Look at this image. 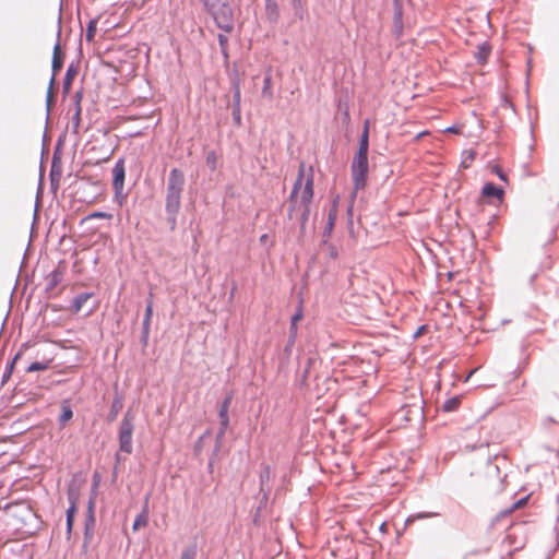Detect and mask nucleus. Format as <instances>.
I'll use <instances>...</instances> for the list:
<instances>
[{"label":"nucleus","mask_w":559,"mask_h":559,"mask_svg":"<svg viewBox=\"0 0 559 559\" xmlns=\"http://www.w3.org/2000/svg\"><path fill=\"white\" fill-rule=\"evenodd\" d=\"M111 174H112V188L114 187H124L126 165H124L123 158H119L115 163Z\"/></svg>","instance_id":"obj_13"},{"label":"nucleus","mask_w":559,"mask_h":559,"mask_svg":"<svg viewBox=\"0 0 559 559\" xmlns=\"http://www.w3.org/2000/svg\"><path fill=\"white\" fill-rule=\"evenodd\" d=\"M297 333H298V330H290L289 329V333H288V337H287V341H286V344L283 348V352L281 354V360L282 361H288L290 356H292V353H293V348L295 346V343H296V338H297Z\"/></svg>","instance_id":"obj_19"},{"label":"nucleus","mask_w":559,"mask_h":559,"mask_svg":"<svg viewBox=\"0 0 559 559\" xmlns=\"http://www.w3.org/2000/svg\"><path fill=\"white\" fill-rule=\"evenodd\" d=\"M491 52V46L489 43L484 41L483 44L477 46V52L475 53V59L479 64H485L489 58Z\"/></svg>","instance_id":"obj_27"},{"label":"nucleus","mask_w":559,"mask_h":559,"mask_svg":"<svg viewBox=\"0 0 559 559\" xmlns=\"http://www.w3.org/2000/svg\"><path fill=\"white\" fill-rule=\"evenodd\" d=\"M262 95L266 97L267 99H273V91H272V76L271 73L267 72L264 75L263 79V86H262Z\"/></svg>","instance_id":"obj_32"},{"label":"nucleus","mask_w":559,"mask_h":559,"mask_svg":"<svg viewBox=\"0 0 559 559\" xmlns=\"http://www.w3.org/2000/svg\"><path fill=\"white\" fill-rule=\"evenodd\" d=\"M393 35L399 40L401 39L404 31L403 23V5L401 0H393Z\"/></svg>","instance_id":"obj_9"},{"label":"nucleus","mask_w":559,"mask_h":559,"mask_svg":"<svg viewBox=\"0 0 559 559\" xmlns=\"http://www.w3.org/2000/svg\"><path fill=\"white\" fill-rule=\"evenodd\" d=\"M62 67H63V52L61 51L59 40H57V43L53 46V51H52L51 78H53L56 80V76H57L58 72L62 69Z\"/></svg>","instance_id":"obj_15"},{"label":"nucleus","mask_w":559,"mask_h":559,"mask_svg":"<svg viewBox=\"0 0 559 559\" xmlns=\"http://www.w3.org/2000/svg\"><path fill=\"white\" fill-rule=\"evenodd\" d=\"M63 280V271L60 267H56L47 275L46 290H52Z\"/></svg>","instance_id":"obj_22"},{"label":"nucleus","mask_w":559,"mask_h":559,"mask_svg":"<svg viewBox=\"0 0 559 559\" xmlns=\"http://www.w3.org/2000/svg\"><path fill=\"white\" fill-rule=\"evenodd\" d=\"M50 362L51 360L34 361L26 368V372L47 370L50 367Z\"/></svg>","instance_id":"obj_35"},{"label":"nucleus","mask_w":559,"mask_h":559,"mask_svg":"<svg viewBox=\"0 0 559 559\" xmlns=\"http://www.w3.org/2000/svg\"><path fill=\"white\" fill-rule=\"evenodd\" d=\"M214 463H215V460H213V457H210L209 463H207V471H209L210 473H212V472H213Z\"/></svg>","instance_id":"obj_63"},{"label":"nucleus","mask_w":559,"mask_h":559,"mask_svg":"<svg viewBox=\"0 0 559 559\" xmlns=\"http://www.w3.org/2000/svg\"><path fill=\"white\" fill-rule=\"evenodd\" d=\"M217 40H218L221 50H224V48L228 47V37L225 34H223V33L217 34Z\"/></svg>","instance_id":"obj_49"},{"label":"nucleus","mask_w":559,"mask_h":559,"mask_svg":"<svg viewBox=\"0 0 559 559\" xmlns=\"http://www.w3.org/2000/svg\"><path fill=\"white\" fill-rule=\"evenodd\" d=\"M124 397L121 393L118 392V390H115L114 399L110 405V411L108 413V420L114 421L117 419V416L119 412L123 407Z\"/></svg>","instance_id":"obj_17"},{"label":"nucleus","mask_w":559,"mask_h":559,"mask_svg":"<svg viewBox=\"0 0 559 559\" xmlns=\"http://www.w3.org/2000/svg\"><path fill=\"white\" fill-rule=\"evenodd\" d=\"M14 370V366L12 364H7L5 369L1 376V385L5 384Z\"/></svg>","instance_id":"obj_45"},{"label":"nucleus","mask_w":559,"mask_h":559,"mask_svg":"<svg viewBox=\"0 0 559 559\" xmlns=\"http://www.w3.org/2000/svg\"><path fill=\"white\" fill-rule=\"evenodd\" d=\"M94 508H95V497H94V496H92V497L88 499V502H87V510H86V514L95 515V513H94Z\"/></svg>","instance_id":"obj_55"},{"label":"nucleus","mask_w":559,"mask_h":559,"mask_svg":"<svg viewBox=\"0 0 559 559\" xmlns=\"http://www.w3.org/2000/svg\"><path fill=\"white\" fill-rule=\"evenodd\" d=\"M205 163H206V166L212 171H215L217 169V155H216L215 151H210L206 153Z\"/></svg>","instance_id":"obj_39"},{"label":"nucleus","mask_w":559,"mask_h":559,"mask_svg":"<svg viewBox=\"0 0 559 559\" xmlns=\"http://www.w3.org/2000/svg\"><path fill=\"white\" fill-rule=\"evenodd\" d=\"M368 151H369V135L360 134L357 152L368 153Z\"/></svg>","instance_id":"obj_43"},{"label":"nucleus","mask_w":559,"mask_h":559,"mask_svg":"<svg viewBox=\"0 0 559 559\" xmlns=\"http://www.w3.org/2000/svg\"><path fill=\"white\" fill-rule=\"evenodd\" d=\"M368 171V153L356 152L350 165L355 191L361 190L367 186Z\"/></svg>","instance_id":"obj_2"},{"label":"nucleus","mask_w":559,"mask_h":559,"mask_svg":"<svg viewBox=\"0 0 559 559\" xmlns=\"http://www.w3.org/2000/svg\"><path fill=\"white\" fill-rule=\"evenodd\" d=\"M81 111H82L81 107L75 108V112H74V115L72 117V129H73V132H76L79 127H80Z\"/></svg>","instance_id":"obj_46"},{"label":"nucleus","mask_w":559,"mask_h":559,"mask_svg":"<svg viewBox=\"0 0 559 559\" xmlns=\"http://www.w3.org/2000/svg\"><path fill=\"white\" fill-rule=\"evenodd\" d=\"M296 207H297V205L288 204V211H287L288 219H293L294 212L296 211Z\"/></svg>","instance_id":"obj_60"},{"label":"nucleus","mask_w":559,"mask_h":559,"mask_svg":"<svg viewBox=\"0 0 559 559\" xmlns=\"http://www.w3.org/2000/svg\"><path fill=\"white\" fill-rule=\"evenodd\" d=\"M224 437H225V433H222L219 436V432L218 431L216 432L215 444H214L213 451H212L211 456H210V457H213V460H216L217 456H218V453H219V451L222 449V445H223Z\"/></svg>","instance_id":"obj_37"},{"label":"nucleus","mask_w":559,"mask_h":559,"mask_svg":"<svg viewBox=\"0 0 559 559\" xmlns=\"http://www.w3.org/2000/svg\"><path fill=\"white\" fill-rule=\"evenodd\" d=\"M314 179H313V169L309 168V174L307 175L306 181L304 183V189L300 195L299 203L300 204H311L313 194H314Z\"/></svg>","instance_id":"obj_11"},{"label":"nucleus","mask_w":559,"mask_h":559,"mask_svg":"<svg viewBox=\"0 0 559 559\" xmlns=\"http://www.w3.org/2000/svg\"><path fill=\"white\" fill-rule=\"evenodd\" d=\"M221 53H222V56H223V58H224V61H226V62H227V61H228V59H229L228 47H227V48H224V50H221Z\"/></svg>","instance_id":"obj_64"},{"label":"nucleus","mask_w":559,"mask_h":559,"mask_svg":"<svg viewBox=\"0 0 559 559\" xmlns=\"http://www.w3.org/2000/svg\"><path fill=\"white\" fill-rule=\"evenodd\" d=\"M461 404V396L455 395L444 401L442 411L447 413L455 412Z\"/></svg>","instance_id":"obj_31"},{"label":"nucleus","mask_w":559,"mask_h":559,"mask_svg":"<svg viewBox=\"0 0 559 559\" xmlns=\"http://www.w3.org/2000/svg\"><path fill=\"white\" fill-rule=\"evenodd\" d=\"M28 515L31 518V521L29 523H26L27 533L34 535L43 528L44 522L41 518L32 510L28 511Z\"/></svg>","instance_id":"obj_25"},{"label":"nucleus","mask_w":559,"mask_h":559,"mask_svg":"<svg viewBox=\"0 0 559 559\" xmlns=\"http://www.w3.org/2000/svg\"><path fill=\"white\" fill-rule=\"evenodd\" d=\"M133 417L130 412H127L121 420L119 428V449L121 452L131 454L133 451L132 435H133Z\"/></svg>","instance_id":"obj_5"},{"label":"nucleus","mask_w":559,"mask_h":559,"mask_svg":"<svg viewBox=\"0 0 559 559\" xmlns=\"http://www.w3.org/2000/svg\"><path fill=\"white\" fill-rule=\"evenodd\" d=\"M61 140L58 141L52 158H51V165H50V171H49V179H50V186L53 190H57L59 187V182L62 176V166H61Z\"/></svg>","instance_id":"obj_6"},{"label":"nucleus","mask_w":559,"mask_h":559,"mask_svg":"<svg viewBox=\"0 0 559 559\" xmlns=\"http://www.w3.org/2000/svg\"><path fill=\"white\" fill-rule=\"evenodd\" d=\"M94 296L92 292H84L76 295L71 302V311L78 313L81 311L83 305Z\"/></svg>","instance_id":"obj_24"},{"label":"nucleus","mask_w":559,"mask_h":559,"mask_svg":"<svg viewBox=\"0 0 559 559\" xmlns=\"http://www.w3.org/2000/svg\"><path fill=\"white\" fill-rule=\"evenodd\" d=\"M124 187H114V201L119 205L122 206L126 202L127 194L123 193Z\"/></svg>","instance_id":"obj_38"},{"label":"nucleus","mask_w":559,"mask_h":559,"mask_svg":"<svg viewBox=\"0 0 559 559\" xmlns=\"http://www.w3.org/2000/svg\"><path fill=\"white\" fill-rule=\"evenodd\" d=\"M556 235H557V228L552 227L549 233V241H554L556 239Z\"/></svg>","instance_id":"obj_62"},{"label":"nucleus","mask_w":559,"mask_h":559,"mask_svg":"<svg viewBox=\"0 0 559 559\" xmlns=\"http://www.w3.org/2000/svg\"><path fill=\"white\" fill-rule=\"evenodd\" d=\"M148 523V516L144 514H138L133 521L132 530L136 532L141 526H145Z\"/></svg>","instance_id":"obj_42"},{"label":"nucleus","mask_w":559,"mask_h":559,"mask_svg":"<svg viewBox=\"0 0 559 559\" xmlns=\"http://www.w3.org/2000/svg\"><path fill=\"white\" fill-rule=\"evenodd\" d=\"M481 194L486 198H492L501 200L504 195V190L501 187H498L493 182H486L483 186Z\"/></svg>","instance_id":"obj_20"},{"label":"nucleus","mask_w":559,"mask_h":559,"mask_svg":"<svg viewBox=\"0 0 559 559\" xmlns=\"http://www.w3.org/2000/svg\"><path fill=\"white\" fill-rule=\"evenodd\" d=\"M73 417V411L69 400L61 402V413L58 417V424L61 428L66 427L67 423Z\"/></svg>","instance_id":"obj_21"},{"label":"nucleus","mask_w":559,"mask_h":559,"mask_svg":"<svg viewBox=\"0 0 559 559\" xmlns=\"http://www.w3.org/2000/svg\"><path fill=\"white\" fill-rule=\"evenodd\" d=\"M76 495L72 491H69L68 493V500H69V508L66 511V534L67 538L69 539L72 534L73 525H74V519H75V512H76Z\"/></svg>","instance_id":"obj_10"},{"label":"nucleus","mask_w":559,"mask_h":559,"mask_svg":"<svg viewBox=\"0 0 559 559\" xmlns=\"http://www.w3.org/2000/svg\"><path fill=\"white\" fill-rule=\"evenodd\" d=\"M209 15L213 19L216 27L224 33H231L235 28L234 10L229 0L224 1L221 5L215 8Z\"/></svg>","instance_id":"obj_3"},{"label":"nucleus","mask_w":559,"mask_h":559,"mask_svg":"<svg viewBox=\"0 0 559 559\" xmlns=\"http://www.w3.org/2000/svg\"><path fill=\"white\" fill-rule=\"evenodd\" d=\"M233 88V104H231V117L235 126L240 127L242 123L241 119V91L240 81L237 76L231 79Z\"/></svg>","instance_id":"obj_7"},{"label":"nucleus","mask_w":559,"mask_h":559,"mask_svg":"<svg viewBox=\"0 0 559 559\" xmlns=\"http://www.w3.org/2000/svg\"><path fill=\"white\" fill-rule=\"evenodd\" d=\"M438 515H439V513H436V512H419V513L415 514L414 518L421 520V519H428V518L438 516Z\"/></svg>","instance_id":"obj_54"},{"label":"nucleus","mask_w":559,"mask_h":559,"mask_svg":"<svg viewBox=\"0 0 559 559\" xmlns=\"http://www.w3.org/2000/svg\"><path fill=\"white\" fill-rule=\"evenodd\" d=\"M369 128H370V122L368 119H366L364 121V126H362V131H361V134L362 135H369Z\"/></svg>","instance_id":"obj_58"},{"label":"nucleus","mask_w":559,"mask_h":559,"mask_svg":"<svg viewBox=\"0 0 559 559\" xmlns=\"http://www.w3.org/2000/svg\"><path fill=\"white\" fill-rule=\"evenodd\" d=\"M400 414L405 421L423 420L424 401L419 400L411 405L403 406Z\"/></svg>","instance_id":"obj_8"},{"label":"nucleus","mask_w":559,"mask_h":559,"mask_svg":"<svg viewBox=\"0 0 559 559\" xmlns=\"http://www.w3.org/2000/svg\"><path fill=\"white\" fill-rule=\"evenodd\" d=\"M22 356V349H20L13 357L12 359L8 362V364H12V366L15 367V364L16 361L21 358Z\"/></svg>","instance_id":"obj_59"},{"label":"nucleus","mask_w":559,"mask_h":559,"mask_svg":"<svg viewBox=\"0 0 559 559\" xmlns=\"http://www.w3.org/2000/svg\"><path fill=\"white\" fill-rule=\"evenodd\" d=\"M186 185L185 173L179 168L169 171L166 182L165 210H180L182 192Z\"/></svg>","instance_id":"obj_1"},{"label":"nucleus","mask_w":559,"mask_h":559,"mask_svg":"<svg viewBox=\"0 0 559 559\" xmlns=\"http://www.w3.org/2000/svg\"><path fill=\"white\" fill-rule=\"evenodd\" d=\"M96 27H97V20L96 19H93V20H91L87 23L86 34H85V37H86L87 41H93V39L95 37V34H96Z\"/></svg>","instance_id":"obj_40"},{"label":"nucleus","mask_w":559,"mask_h":559,"mask_svg":"<svg viewBox=\"0 0 559 559\" xmlns=\"http://www.w3.org/2000/svg\"><path fill=\"white\" fill-rule=\"evenodd\" d=\"M218 417H219V427H218L217 431L219 432V436H221L222 433H226L228 426H229L228 409L219 408Z\"/></svg>","instance_id":"obj_30"},{"label":"nucleus","mask_w":559,"mask_h":559,"mask_svg":"<svg viewBox=\"0 0 559 559\" xmlns=\"http://www.w3.org/2000/svg\"><path fill=\"white\" fill-rule=\"evenodd\" d=\"M150 331L151 328L142 326L141 329L140 343L143 347H146L148 344Z\"/></svg>","instance_id":"obj_48"},{"label":"nucleus","mask_w":559,"mask_h":559,"mask_svg":"<svg viewBox=\"0 0 559 559\" xmlns=\"http://www.w3.org/2000/svg\"><path fill=\"white\" fill-rule=\"evenodd\" d=\"M180 210H165L166 221L171 231H174L177 228V216Z\"/></svg>","instance_id":"obj_34"},{"label":"nucleus","mask_w":559,"mask_h":559,"mask_svg":"<svg viewBox=\"0 0 559 559\" xmlns=\"http://www.w3.org/2000/svg\"><path fill=\"white\" fill-rule=\"evenodd\" d=\"M209 15L213 19L216 27L224 33H231L235 28L234 10L229 0L224 1L221 5L215 8Z\"/></svg>","instance_id":"obj_4"},{"label":"nucleus","mask_w":559,"mask_h":559,"mask_svg":"<svg viewBox=\"0 0 559 559\" xmlns=\"http://www.w3.org/2000/svg\"><path fill=\"white\" fill-rule=\"evenodd\" d=\"M231 401H233V394H231V393H228V394L224 397V400L222 401L219 408H226V409H229V406H230V404H231Z\"/></svg>","instance_id":"obj_52"},{"label":"nucleus","mask_w":559,"mask_h":559,"mask_svg":"<svg viewBox=\"0 0 559 559\" xmlns=\"http://www.w3.org/2000/svg\"><path fill=\"white\" fill-rule=\"evenodd\" d=\"M55 83H56L55 79L50 78L47 93H46V123H48V121L50 119V111H51V107L55 102V95H53Z\"/></svg>","instance_id":"obj_26"},{"label":"nucleus","mask_w":559,"mask_h":559,"mask_svg":"<svg viewBox=\"0 0 559 559\" xmlns=\"http://www.w3.org/2000/svg\"><path fill=\"white\" fill-rule=\"evenodd\" d=\"M271 480V467L267 464H262L259 481H260V492H263V498L267 500L271 488L269 483Z\"/></svg>","instance_id":"obj_14"},{"label":"nucleus","mask_w":559,"mask_h":559,"mask_svg":"<svg viewBox=\"0 0 559 559\" xmlns=\"http://www.w3.org/2000/svg\"><path fill=\"white\" fill-rule=\"evenodd\" d=\"M528 499H530V495L516 500L515 502H513V504L507 511H504V513L506 514L510 513L513 510H516V509L523 507L527 502Z\"/></svg>","instance_id":"obj_47"},{"label":"nucleus","mask_w":559,"mask_h":559,"mask_svg":"<svg viewBox=\"0 0 559 559\" xmlns=\"http://www.w3.org/2000/svg\"><path fill=\"white\" fill-rule=\"evenodd\" d=\"M153 294L150 293L148 295V299H147V302H146V307H145V313H144V318H143V321H142V326H145V328H151V321H152V317H153Z\"/></svg>","instance_id":"obj_28"},{"label":"nucleus","mask_w":559,"mask_h":559,"mask_svg":"<svg viewBox=\"0 0 559 559\" xmlns=\"http://www.w3.org/2000/svg\"><path fill=\"white\" fill-rule=\"evenodd\" d=\"M82 98H83V90H79V91H76V92L74 93V96H73V100H74L75 108L81 107Z\"/></svg>","instance_id":"obj_53"},{"label":"nucleus","mask_w":559,"mask_h":559,"mask_svg":"<svg viewBox=\"0 0 559 559\" xmlns=\"http://www.w3.org/2000/svg\"><path fill=\"white\" fill-rule=\"evenodd\" d=\"M95 515L86 514L85 521H84V532H83V544L82 548L84 552H87L88 546L92 543V539L94 537V531H95Z\"/></svg>","instance_id":"obj_12"},{"label":"nucleus","mask_w":559,"mask_h":559,"mask_svg":"<svg viewBox=\"0 0 559 559\" xmlns=\"http://www.w3.org/2000/svg\"><path fill=\"white\" fill-rule=\"evenodd\" d=\"M150 497H151V493H146L145 498H144V501H143V504H142V510L140 512V514H144L146 516H148V513H150V509H148V501H150Z\"/></svg>","instance_id":"obj_51"},{"label":"nucleus","mask_w":559,"mask_h":559,"mask_svg":"<svg viewBox=\"0 0 559 559\" xmlns=\"http://www.w3.org/2000/svg\"><path fill=\"white\" fill-rule=\"evenodd\" d=\"M76 74H78V64H75L74 62H71L68 66V69L66 71L63 82H62V93L64 95H68L70 93L73 79L75 78Z\"/></svg>","instance_id":"obj_18"},{"label":"nucleus","mask_w":559,"mask_h":559,"mask_svg":"<svg viewBox=\"0 0 559 559\" xmlns=\"http://www.w3.org/2000/svg\"><path fill=\"white\" fill-rule=\"evenodd\" d=\"M302 317H304V312H302V306L300 304L297 311L290 318L289 329L298 330L297 323H298V321H300L302 319Z\"/></svg>","instance_id":"obj_41"},{"label":"nucleus","mask_w":559,"mask_h":559,"mask_svg":"<svg viewBox=\"0 0 559 559\" xmlns=\"http://www.w3.org/2000/svg\"><path fill=\"white\" fill-rule=\"evenodd\" d=\"M492 170L499 177L500 180L507 181V175L499 166H495Z\"/></svg>","instance_id":"obj_56"},{"label":"nucleus","mask_w":559,"mask_h":559,"mask_svg":"<svg viewBox=\"0 0 559 559\" xmlns=\"http://www.w3.org/2000/svg\"><path fill=\"white\" fill-rule=\"evenodd\" d=\"M288 204L298 205V192L290 191Z\"/></svg>","instance_id":"obj_57"},{"label":"nucleus","mask_w":559,"mask_h":559,"mask_svg":"<svg viewBox=\"0 0 559 559\" xmlns=\"http://www.w3.org/2000/svg\"><path fill=\"white\" fill-rule=\"evenodd\" d=\"M305 177H306V165H305V163H300V165L298 167L297 178L293 185L292 191L299 193V190L301 189L302 181H304Z\"/></svg>","instance_id":"obj_33"},{"label":"nucleus","mask_w":559,"mask_h":559,"mask_svg":"<svg viewBox=\"0 0 559 559\" xmlns=\"http://www.w3.org/2000/svg\"><path fill=\"white\" fill-rule=\"evenodd\" d=\"M198 556V545L197 542H193L181 550L179 559H197Z\"/></svg>","instance_id":"obj_29"},{"label":"nucleus","mask_w":559,"mask_h":559,"mask_svg":"<svg viewBox=\"0 0 559 559\" xmlns=\"http://www.w3.org/2000/svg\"><path fill=\"white\" fill-rule=\"evenodd\" d=\"M337 201L338 197H336L331 204L329 214H328V221L323 229V236L329 237L334 228L336 218H337Z\"/></svg>","instance_id":"obj_16"},{"label":"nucleus","mask_w":559,"mask_h":559,"mask_svg":"<svg viewBox=\"0 0 559 559\" xmlns=\"http://www.w3.org/2000/svg\"><path fill=\"white\" fill-rule=\"evenodd\" d=\"M292 9L294 11V15L299 19L304 20L306 10L304 9L302 1H298V5H296L295 2L292 3Z\"/></svg>","instance_id":"obj_44"},{"label":"nucleus","mask_w":559,"mask_h":559,"mask_svg":"<svg viewBox=\"0 0 559 559\" xmlns=\"http://www.w3.org/2000/svg\"><path fill=\"white\" fill-rule=\"evenodd\" d=\"M87 218H111V214L109 213H106V212H102V211H96V212H93L92 214H90L87 216Z\"/></svg>","instance_id":"obj_50"},{"label":"nucleus","mask_w":559,"mask_h":559,"mask_svg":"<svg viewBox=\"0 0 559 559\" xmlns=\"http://www.w3.org/2000/svg\"><path fill=\"white\" fill-rule=\"evenodd\" d=\"M299 206L301 209V214H300V229L304 230L305 227H306V224L309 219V216H310V206L311 204H300L299 203Z\"/></svg>","instance_id":"obj_36"},{"label":"nucleus","mask_w":559,"mask_h":559,"mask_svg":"<svg viewBox=\"0 0 559 559\" xmlns=\"http://www.w3.org/2000/svg\"><path fill=\"white\" fill-rule=\"evenodd\" d=\"M265 15L271 24L280 21V7L275 0L265 2Z\"/></svg>","instance_id":"obj_23"},{"label":"nucleus","mask_w":559,"mask_h":559,"mask_svg":"<svg viewBox=\"0 0 559 559\" xmlns=\"http://www.w3.org/2000/svg\"><path fill=\"white\" fill-rule=\"evenodd\" d=\"M445 132H450V133H460V128L455 124L451 126V127H448L445 129Z\"/></svg>","instance_id":"obj_61"}]
</instances>
